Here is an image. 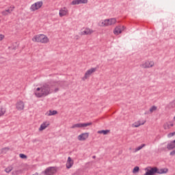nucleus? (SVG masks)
Wrapping results in <instances>:
<instances>
[{
  "label": "nucleus",
  "mask_w": 175,
  "mask_h": 175,
  "mask_svg": "<svg viewBox=\"0 0 175 175\" xmlns=\"http://www.w3.org/2000/svg\"><path fill=\"white\" fill-rule=\"evenodd\" d=\"M73 166V161L71 157L67 158L66 168L70 169Z\"/></svg>",
  "instance_id": "nucleus-19"
},
{
  "label": "nucleus",
  "mask_w": 175,
  "mask_h": 175,
  "mask_svg": "<svg viewBox=\"0 0 175 175\" xmlns=\"http://www.w3.org/2000/svg\"><path fill=\"white\" fill-rule=\"evenodd\" d=\"M124 28L125 27L124 26H116V27H115L113 29V34L115 36H119L122 32V31H124Z\"/></svg>",
  "instance_id": "nucleus-8"
},
{
  "label": "nucleus",
  "mask_w": 175,
  "mask_h": 175,
  "mask_svg": "<svg viewBox=\"0 0 175 175\" xmlns=\"http://www.w3.org/2000/svg\"><path fill=\"white\" fill-rule=\"evenodd\" d=\"M155 110H157V107L152 106V107H150V109H149V111L153 112V111H155Z\"/></svg>",
  "instance_id": "nucleus-31"
},
{
  "label": "nucleus",
  "mask_w": 175,
  "mask_h": 175,
  "mask_svg": "<svg viewBox=\"0 0 175 175\" xmlns=\"http://www.w3.org/2000/svg\"><path fill=\"white\" fill-rule=\"evenodd\" d=\"M88 3V0H73L71 2V5H76L79 4H86Z\"/></svg>",
  "instance_id": "nucleus-11"
},
{
  "label": "nucleus",
  "mask_w": 175,
  "mask_h": 175,
  "mask_svg": "<svg viewBox=\"0 0 175 175\" xmlns=\"http://www.w3.org/2000/svg\"><path fill=\"white\" fill-rule=\"evenodd\" d=\"M153 66H154L153 61H147V62H146V63L141 65V67H142V68H145V69L150 68Z\"/></svg>",
  "instance_id": "nucleus-9"
},
{
  "label": "nucleus",
  "mask_w": 175,
  "mask_h": 175,
  "mask_svg": "<svg viewBox=\"0 0 175 175\" xmlns=\"http://www.w3.org/2000/svg\"><path fill=\"white\" fill-rule=\"evenodd\" d=\"M104 21H109L107 22V23L111 25H114L116 23V18H109V19H105Z\"/></svg>",
  "instance_id": "nucleus-22"
},
{
  "label": "nucleus",
  "mask_w": 175,
  "mask_h": 175,
  "mask_svg": "<svg viewBox=\"0 0 175 175\" xmlns=\"http://www.w3.org/2000/svg\"><path fill=\"white\" fill-rule=\"evenodd\" d=\"M96 70V68H92L90 70H87L84 74V77L82 78V80L85 81L88 79L93 72H95Z\"/></svg>",
  "instance_id": "nucleus-5"
},
{
  "label": "nucleus",
  "mask_w": 175,
  "mask_h": 175,
  "mask_svg": "<svg viewBox=\"0 0 175 175\" xmlns=\"http://www.w3.org/2000/svg\"><path fill=\"white\" fill-rule=\"evenodd\" d=\"M16 109L17 111H20L23 110V109H25V103L21 100L17 102V103H16Z\"/></svg>",
  "instance_id": "nucleus-10"
},
{
  "label": "nucleus",
  "mask_w": 175,
  "mask_h": 175,
  "mask_svg": "<svg viewBox=\"0 0 175 175\" xmlns=\"http://www.w3.org/2000/svg\"><path fill=\"white\" fill-rule=\"evenodd\" d=\"M11 171H12V167H6V169H5V172H6L8 174L11 172Z\"/></svg>",
  "instance_id": "nucleus-28"
},
{
  "label": "nucleus",
  "mask_w": 175,
  "mask_h": 175,
  "mask_svg": "<svg viewBox=\"0 0 175 175\" xmlns=\"http://www.w3.org/2000/svg\"><path fill=\"white\" fill-rule=\"evenodd\" d=\"M170 156H175V150L170 152Z\"/></svg>",
  "instance_id": "nucleus-34"
},
{
  "label": "nucleus",
  "mask_w": 175,
  "mask_h": 175,
  "mask_svg": "<svg viewBox=\"0 0 175 175\" xmlns=\"http://www.w3.org/2000/svg\"><path fill=\"white\" fill-rule=\"evenodd\" d=\"M92 158H93V159H96V156H93Z\"/></svg>",
  "instance_id": "nucleus-37"
},
{
  "label": "nucleus",
  "mask_w": 175,
  "mask_h": 175,
  "mask_svg": "<svg viewBox=\"0 0 175 175\" xmlns=\"http://www.w3.org/2000/svg\"><path fill=\"white\" fill-rule=\"evenodd\" d=\"M68 13V10L66 8H61L60 11L59 12V16H60V17H64L65 16H66Z\"/></svg>",
  "instance_id": "nucleus-12"
},
{
  "label": "nucleus",
  "mask_w": 175,
  "mask_h": 175,
  "mask_svg": "<svg viewBox=\"0 0 175 175\" xmlns=\"http://www.w3.org/2000/svg\"><path fill=\"white\" fill-rule=\"evenodd\" d=\"M167 168H161L160 170H158V174H166L167 173Z\"/></svg>",
  "instance_id": "nucleus-24"
},
{
  "label": "nucleus",
  "mask_w": 175,
  "mask_h": 175,
  "mask_svg": "<svg viewBox=\"0 0 175 175\" xmlns=\"http://www.w3.org/2000/svg\"><path fill=\"white\" fill-rule=\"evenodd\" d=\"M42 6H43V1H38L32 4L30 9L31 12H34L42 8Z\"/></svg>",
  "instance_id": "nucleus-4"
},
{
  "label": "nucleus",
  "mask_w": 175,
  "mask_h": 175,
  "mask_svg": "<svg viewBox=\"0 0 175 175\" xmlns=\"http://www.w3.org/2000/svg\"><path fill=\"white\" fill-rule=\"evenodd\" d=\"M3 35L0 34V41L3 40Z\"/></svg>",
  "instance_id": "nucleus-35"
},
{
  "label": "nucleus",
  "mask_w": 175,
  "mask_h": 175,
  "mask_svg": "<svg viewBox=\"0 0 175 175\" xmlns=\"http://www.w3.org/2000/svg\"><path fill=\"white\" fill-rule=\"evenodd\" d=\"M49 126V122H44L40 124V127H39V131H44L45 129H46Z\"/></svg>",
  "instance_id": "nucleus-18"
},
{
  "label": "nucleus",
  "mask_w": 175,
  "mask_h": 175,
  "mask_svg": "<svg viewBox=\"0 0 175 175\" xmlns=\"http://www.w3.org/2000/svg\"><path fill=\"white\" fill-rule=\"evenodd\" d=\"M31 41L45 44L49 42V39L44 34H39L34 36V37L31 38Z\"/></svg>",
  "instance_id": "nucleus-2"
},
{
  "label": "nucleus",
  "mask_w": 175,
  "mask_h": 175,
  "mask_svg": "<svg viewBox=\"0 0 175 175\" xmlns=\"http://www.w3.org/2000/svg\"><path fill=\"white\" fill-rule=\"evenodd\" d=\"M56 173L55 167H46L42 174L44 175H54Z\"/></svg>",
  "instance_id": "nucleus-3"
},
{
  "label": "nucleus",
  "mask_w": 175,
  "mask_h": 175,
  "mask_svg": "<svg viewBox=\"0 0 175 175\" xmlns=\"http://www.w3.org/2000/svg\"><path fill=\"white\" fill-rule=\"evenodd\" d=\"M51 94V84L49 83H44L43 86L40 88H37L36 90H34V95L37 98H44Z\"/></svg>",
  "instance_id": "nucleus-1"
},
{
  "label": "nucleus",
  "mask_w": 175,
  "mask_h": 175,
  "mask_svg": "<svg viewBox=\"0 0 175 175\" xmlns=\"http://www.w3.org/2000/svg\"><path fill=\"white\" fill-rule=\"evenodd\" d=\"M139 170V167L136 166V167H135L133 168V170L132 171V172H133V174H136V173L138 172Z\"/></svg>",
  "instance_id": "nucleus-29"
},
{
  "label": "nucleus",
  "mask_w": 175,
  "mask_h": 175,
  "mask_svg": "<svg viewBox=\"0 0 175 175\" xmlns=\"http://www.w3.org/2000/svg\"><path fill=\"white\" fill-rule=\"evenodd\" d=\"M109 132V130H101L98 131V133L103 134V135H107Z\"/></svg>",
  "instance_id": "nucleus-26"
},
{
  "label": "nucleus",
  "mask_w": 175,
  "mask_h": 175,
  "mask_svg": "<svg viewBox=\"0 0 175 175\" xmlns=\"http://www.w3.org/2000/svg\"><path fill=\"white\" fill-rule=\"evenodd\" d=\"M146 146V144H142L138 147H137L135 149V152H137L141 150H142L143 147Z\"/></svg>",
  "instance_id": "nucleus-25"
},
{
  "label": "nucleus",
  "mask_w": 175,
  "mask_h": 175,
  "mask_svg": "<svg viewBox=\"0 0 175 175\" xmlns=\"http://www.w3.org/2000/svg\"><path fill=\"white\" fill-rule=\"evenodd\" d=\"M93 33V30L90 28H85L83 31H81V35H91Z\"/></svg>",
  "instance_id": "nucleus-17"
},
{
  "label": "nucleus",
  "mask_w": 175,
  "mask_h": 175,
  "mask_svg": "<svg viewBox=\"0 0 175 175\" xmlns=\"http://www.w3.org/2000/svg\"><path fill=\"white\" fill-rule=\"evenodd\" d=\"M6 112V110L3 108H0V117L3 116Z\"/></svg>",
  "instance_id": "nucleus-27"
},
{
  "label": "nucleus",
  "mask_w": 175,
  "mask_h": 175,
  "mask_svg": "<svg viewBox=\"0 0 175 175\" xmlns=\"http://www.w3.org/2000/svg\"><path fill=\"white\" fill-rule=\"evenodd\" d=\"M145 123H146L145 120H143V122H141V121L136 122L133 124V127H135V128L139 127V126H141V125H143Z\"/></svg>",
  "instance_id": "nucleus-21"
},
{
  "label": "nucleus",
  "mask_w": 175,
  "mask_h": 175,
  "mask_svg": "<svg viewBox=\"0 0 175 175\" xmlns=\"http://www.w3.org/2000/svg\"><path fill=\"white\" fill-rule=\"evenodd\" d=\"M89 134L88 133H83L79 135H78V140L79 141H84L88 138Z\"/></svg>",
  "instance_id": "nucleus-14"
},
{
  "label": "nucleus",
  "mask_w": 175,
  "mask_h": 175,
  "mask_svg": "<svg viewBox=\"0 0 175 175\" xmlns=\"http://www.w3.org/2000/svg\"><path fill=\"white\" fill-rule=\"evenodd\" d=\"M56 114H57V111L49 110V111H46V113H45V116H55Z\"/></svg>",
  "instance_id": "nucleus-20"
},
{
  "label": "nucleus",
  "mask_w": 175,
  "mask_h": 175,
  "mask_svg": "<svg viewBox=\"0 0 175 175\" xmlns=\"http://www.w3.org/2000/svg\"><path fill=\"white\" fill-rule=\"evenodd\" d=\"M33 175H39L38 173H36V174H33Z\"/></svg>",
  "instance_id": "nucleus-38"
},
{
  "label": "nucleus",
  "mask_w": 175,
  "mask_h": 175,
  "mask_svg": "<svg viewBox=\"0 0 175 175\" xmlns=\"http://www.w3.org/2000/svg\"><path fill=\"white\" fill-rule=\"evenodd\" d=\"M15 9V6L14 5H11L10 7H8V9L3 10V12H1V14H3V16H8L9 14H11V13L12 12H14V10Z\"/></svg>",
  "instance_id": "nucleus-7"
},
{
  "label": "nucleus",
  "mask_w": 175,
  "mask_h": 175,
  "mask_svg": "<svg viewBox=\"0 0 175 175\" xmlns=\"http://www.w3.org/2000/svg\"><path fill=\"white\" fill-rule=\"evenodd\" d=\"M8 151H9V148H3L1 150V152L3 154H5L6 152H8Z\"/></svg>",
  "instance_id": "nucleus-30"
},
{
  "label": "nucleus",
  "mask_w": 175,
  "mask_h": 175,
  "mask_svg": "<svg viewBox=\"0 0 175 175\" xmlns=\"http://www.w3.org/2000/svg\"><path fill=\"white\" fill-rule=\"evenodd\" d=\"M174 120H175V116H174Z\"/></svg>",
  "instance_id": "nucleus-39"
},
{
  "label": "nucleus",
  "mask_w": 175,
  "mask_h": 175,
  "mask_svg": "<svg viewBox=\"0 0 175 175\" xmlns=\"http://www.w3.org/2000/svg\"><path fill=\"white\" fill-rule=\"evenodd\" d=\"M172 126H174V124H172V122H166L165 124H164V129L167 130V129L172 128Z\"/></svg>",
  "instance_id": "nucleus-23"
},
{
  "label": "nucleus",
  "mask_w": 175,
  "mask_h": 175,
  "mask_svg": "<svg viewBox=\"0 0 175 175\" xmlns=\"http://www.w3.org/2000/svg\"><path fill=\"white\" fill-rule=\"evenodd\" d=\"M175 135V132L170 133V134L167 135V137L170 138Z\"/></svg>",
  "instance_id": "nucleus-33"
},
{
  "label": "nucleus",
  "mask_w": 175,
  "mask_h": 175,
  "mask_svg": "<svg viewBox=\"0 0 175 175\" xmlns=\"http://www.w3.org/2000/svg\"><path fill=\"white\" fill-rule=\"evenodd\" d=\"M57 91H59L58 88H55V90H54L55 92H57Z\"/></svg>",
  "instance_id": "nucleus-36"
},
{
  "label": "nucleus",
  "mask_w": 175,
  "mask_h": 175,
  "mask_svg": "<svg viewBox=\"0 0 175 175\" xmlns=\"http://www.w3.org/2000/svg\"><path fill=\"white\" fill-rule=\"evenodd\" d=\"M166 148H167V150H169L175 149V139L169 142V144H167V145H166Z\"/></svg>",
  "instance_id": "nucleus-15"
},
{
  "label": "nucleus",
  "mask_w": 175,
  "mask_h": 175,
  "mask_svg": "<svg viewBox=\"0 0 175 175\" xmlns=\"http://www.w3.org/2000/svg\"><path fill=\"white\" fill-rule=\"evenodd\" d=\"M155 173L158 174V168L152 167L150 168V170H148V172H146V174H144V175H153Z\"/></svg>",
  "instance_id": "nucleus-13"
},
{
  "label": "nucleus",
  "mask_w": 175,
  "mask_h": 175,
  "mask_svg": "<svg viewBox=\"0 0 175 175\" xmlns=\"http://www.w3.org/2000/svg\"><path fill=\"white\" fill-rule=\"evenodd\" d=\"M20 158L22 159H26L27 156L25 154H20Z\"/></svg>",
  "instance_id": "nucleus-32"
},
{
  "label": "nucleus",
  "mask_w": 175,
  "mask_h": 175,
  "mask_svg": "<svg viewBox=\"0 0 175 175\" xmlns=\"http://www.w3.org/2000/svg\"><path fill=\"white\" fill-rule=\"evenodd\" d=\"M91 125H92L91 122H88V123H77V124H73L72 126H71V129L84 128V127L90 126Z\"/></svg>",
  "instance_id": "nucleus-6"
},
{
  "label": "nucleus",
  "mask_w": 175,
  "mask_h": 175,
  "mask_svg": "<svg viewBox=\"0 0 175 175\" xmlns=\"http://www.w3.org/2000/svg\"><path fill=\"white\" fill-rule=\"evenodd\" d=\"M109 21H102L100 22H99V23H98V25L99 27H108V26H110V25H113L110 23H108Z\"/></svg>",
  "instance_id": "nucleus-16"
}]
</instances>
